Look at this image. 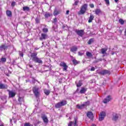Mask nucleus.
Wrapping results in <instances>:
<instances>
[{"mask_svg":"<svg viewBox=\"0 0 126 126\" xmlns=\"http://www.w3.org/2000/svg\"><path fill=\"white\" fill-rule=\"evenodd\" d=\"M38 53H32L31 55V57L33 62H34L35 63H43V61L41 60V58H38L37 55Z\"/></svg>","mask_w":126,"mask_h":126,"instance_id":"nucleus-1","label":"nucleus"},{"mask_svg":"<svg viewBox=\"0 0 126 126\" xmlns=\"http://www.w3.org/2000/svg\"><path fill=\"white\" fill-rule=\"evenodd\" d=\"M88 7V4L87 3L83 4L81 7L80 11L78 12V15H82V14H84V13L86 12Z\"/></svg>","mask_w":126,"mask_h":126,"instance_id":"nucleus-2","label":"nucleus"},{"mask_svg":"<svg viewBox=\"0 0 126 126\" xmlns=\"http://www.w3.org/2000/svg\"><path fill=\"white\" fill-rule=\"evenodd\" d=\"M89 105H90V101H87L84 102L81 105L77 104L76 107L77 109H79V110H82V109H84V108H86V107L89 106Z\"/></svg>","mask_w":126,"mask_h":126,"instance_id":"nucleus-3","label":"nucleus"},{"mask_svg":"<svg viewBox=\"0 0 126 126\" xmlns=\"http://www.w3.org/2000/svg\"><path fill=\"white\" fill-rule=\"evenodd\" d=\"M66 104H67V101L66 100H62L61 102L55 104V108L59 109L63 106H65Z\"/></svg>","mask_w":126,"mask_h":126,"instance_id":"nucleus-4","label":"nucleus"},{"mask_svg":"<svg viewBox=\"0 0 126 126\" xmlns=\"http://www.w3.org/2000/svg\"><path fill=\"white\" fill-rule=\"evenodd\" d=\"M32 91L36 98H39L40 96V93L39 92V88L36 86L33 87Z\"/></svg>","mask_w":126,"mask_h":126,"instance_id":"nucleus-5","label":"nucleus"},{"mask_svg":"<svg viewBox=\"0 0 126 126\" xmlns=\"http://www.w3.org/2000/svg\"><path fill=\"white\" fill-rule=\"evenodd\" d=\"M60 66L63 67V70L64 71H66V70H67V67H68V66H67V65H66V63H65L63 62H61L60 63Z\"/></svg>","mask_w":126,"mask_h":126,"instance_id":"nucleus-6","label":"nucleus"},{"mask_svg":"<svg viewBox=\"0 0 126 126\" xmlns=\"http://www.w3.org/2000/svg\"><path fill=\"white\" fill-rule=\"evenodd\" d=\"M105 117H106V112L104 111L101 112L99 115V118H98L99 121H103V120L105 119Z\"/></svg>","mask_w":126,"mask_h":126,"instance_id":"nucleus-7","label":"nucleus"},{"mask_svg":"<svg viewBox=\"0 0 126 126\" xmlns=\"http://www.w3.org/2000/svg\"><path fill=\"white\" fill-rule=\"evenodd\" d=\"M75 32L78 36H80V37H83V35H84V30H76Z\"/></svg>","mask_w":126,"mask_h":126,"instance_id":"nucleus-8","label":"nucleus"},{"mask_svg":"<svg viewBox=\"0 0 126 126\" xmlns=\"http://www.w3.org/2000/svg\"><path fill=\"white\" fill-rule=\"evenodd\" d=\"M8 49V46L6 45V44H2L0 46V51H7Z\"/></svg>","mask_w":126,"mask_h":126,"instance_id":"nucleus-9","label":"nucleus"},{"mask_svg":"<svg viewBox=\"0 0 126 126\" xmlns=\"http://www.w3.org/2000/svg\"><path fill=\"white\" fill-rule=\"evenodd\" d=\"M7 92H8L9 98H13L14 97H15V95H16V93L10 91L9 90H7Z\"/></svg>","mask_w":126,"mask_h":126,"instance_id":"nucleus-10","label":"nucleus"},{"mask_svg":"<svg viewBox=\"0 0 126 126\" xmlns=\"http://www.w3.org/2000/svg\"><path fill=\"white\" fill-rule=\"evenodd\" d=\"M47 38H48V34L47 33H42L41 36L39 37V40L43 41V40H46Z\"/></svg>","mask_w":126,"mask_h":126,"instance_id":"nucleus-11","label":"nucleus"},{"mask_svg":"<svg viewBox=\"0 0 126 126\" xmlns=\"http://www.w3.org/2000/svg\"><path fill=\"white\" fill-rule=\"evenodd\" d=\"M70 57L72 59V62L73 64H74V65H76V64H78L80 63V62L76 60V59H74L73 58V56L70 55Z\"/></svg>","mask_w":126,"mask_h":126,"instance_id":"nucleus-12","label":"nucleus"},{"mask_svg":"<svg viewBox=\"0 0 126 126\" xmlns=\"http://www.w3.org/2000/svg\"><path fill=\"white\" fill-rule=\"evenodd\" d=\"M87 116L89 119L93 121V119L94 118L93 113L91 112V111H88L87 114Z\"/></svg>","mask_w":126,"mask_h":126,"instance_id":"nucleus-13","label":"nucleus"},{"mask_svg":"<svg viewBox=\"0 0 126 126\" xmlns=\"http://www.w3.org/2000/svg\"><path fill=\"white\" fill-rule=\"evenodd\" d=\"M111 95H108L106 98L103 100V102L104 104H107V103H108V102L111 101Z\"/></svg>","mask_w":126,"mask_h":126,"instance_id":"nucleus-14","label":"nucleus"},{"mask_svg":"<svg viewBox=\"0 0 126 126\" xmlns=\"http://www.w3.org/2000/svg\"><path fill=\"white\" fill-rule=\"evenodd\" d=\"M109 73H110V72L108 70H103L98 73L101 75H105V74H109Z\"/></svg>","mask_w":126,"mask_h":126,"instance_id":"nucleus-15","label":"nucleus"},{"mask_svg":"<svg viewBox=\"0 0 126 126\" xmlns=\"http://www.w3.org/2000/svg\"><path fill=\"white\" fill-rule=\"evenodd\" d=\"M8 86L7 84L0 83V89H7Z\"/></svg>","mask_w":126,"mask_h":126,"instance_id":"nucleus-16","label":"nucleus"},{"mask_svg":"<svg viewBox=\"0 0 126 126\" xmlns=\"http://www.w3.org/2000/svg\"><path fill=\"white\" fill-rule=\"evenodd\" d=\"M41 118L43 120V122L45 123V124H48L49 123V120H48L47 116L43 115L41 116Z\"/></svg>","mask_w":126,"mask_h":126,"instance_id":"nucleus-17","label":"nucleus"},{"mask_svg":"<svg viewBox=\"0 0 126 126\" xmlns=\"http://www.w3.org/2000/svg\"><path fill=\"white\" fill-rule=\"evenodd\" d=\"M94 18H95L94 15H93L92 14H91L89 17V19L88 20L89 23H91V22H92V21L94 20Z\"/></svg>","mask_w":126,"mask_h":126,"instance_id":"nucleus-18","label":"nucleus"},{"mask_svg":"<svg viewBox=\"0 0 126 126\" xmlns=\"http://www.w3.org/2000/svg\"><path fill=\"white\" fill-rule=\"evenodd\" d=\"M77 47L75 46H73L70 48V52H72V53H75V52H77Z\"/></svg>","mask_w":126,"mask_h":126,"instance_id":"nucleus-19","label":"nucleus"},{"mask_svg":"<svg viewBox=\"0 0 126 126\" xmlns=\"http://www.w3.org/2000/svg\"><path fill=\"white\" fill-rule=\"evenodd\" d=\"M18 101L20 103V105H21V104H22V102H24V97L19 96Z\"/></svg>","mask_w":126,"mask_h":126,"instance_id":"nucleus-20","label":"nucleus"},{"mask_svg":"<svg viewBox=\"0 0 126 126\" xmlns=\"http://www.w3.org/2000/svg\"><path fill=\"white\" fill-rule=\"evenodd\" d=\"M6 14L8 17H12V12L10 10L6 11Z\"/></svg>","mask_w":126,"mask_h":126,"instance_id":"nucleus-21","label":"nucleus"},{"mask_svg":"<svg viewBox=\"0 0 126 126\" xmlns=\"http://www.w3.org/2000/svg\"><path fill=\"white\" fill-rule=\"evenodd\" d=\"M94 12H95V14H96V15H99L100 13H102V11H101V9L99 8H96L94 10Z\"/></svg>","mask_w":126,"mask_h":126,"instance_id":"nucleus-22","label":"nucleus"},{"mask_svg":"<svg viewBox=\"0 0 126 126\" xmlns=\"http://www.w3.org/2000/svg\"><path fill=\"white\" fill-rule=\"evenodd\" d=\"M87 91V89L82 87L80 91L81 94H84Z\"/></svg>","mask_w":126,"mask_h":126,"instance_id":"nucleus-23","label":"nucleus"},{"mask_svg":"<svg viewBox=\"0 0 126 126\" xmlns=\"http://www.w3.org/2000/svg\"><path fill=\"white\" fill-rule=\"evenodd\" d=\"M43 92L44 94H45V95L48 96V95H50V93H51V91L47 89H44Z\"/></svg>","mask_w":126,"mask_h":126,"instance_id":"nucleus-24","label":"nucleus"},{"mask_svg":"<svg viewBox=\"0 0 126 126\" xmlns=\"http://www.w3.org/2000/svg\"><path fill=\"white\" fill-rule=\"evenodd\" d=\"M51 16H53V14H51L49 12L45 13V14L44 15V17H45V18H48L49 17H51Z\"/></svg>","mask_w":126,"mask_h":126,"instance_id":"nucleus-25","label":"nucleus"},{"mask_svg":"<svg viewBox=\"0 0 126 126\" xmlns=\"http://www.w3.org/2000/svg\"><path fill=\"white\" fill-rule=\"evenodd\" d=\"M119 119V116H118V114H113V117L112 118L113 121H117Z\"/></svg>","mask_w":126,"mask_h":126,"instance_id":"nucleus-26","label":"nucleus"},{"mask_svg":"<svg viewBox=\"0 0 126 126\" xmlns=\"http://www.w3.org/2000/svg\"><path fill=\"white\" fill-rule=\"evenodd\" d=\"M86 54L88 58H92L93 57V55H92V53L91 52L87 51Z\"/></svg>","mask_w":126,"mask_h":126,"instance_id":"nucleus-27","label":"nucleus"},{"mask_svg":"<svg viewBox=\"0 0 126 126\" xmlns=\"http://www.w3.org/2000/svg\"><path fill=\"white\" fill-rule=\"evenodd\" d=\"M59 14H60V11H58L57 9H55L53 12L54 16H57V15H59Z\"/></svg>","mask_w":126,"mask_h":126,"instance_id":"nucleus-28","label":"nucleus"},{"mask_svg":"<svg viewBox=\"0 0 126 126\" xmlns=\"http://www.w3.org/2000/svg\"><path fill=\"white\" fill-rule=\"evenodd\" d=\"M23 10L24 11H29L30 10V8H29L28 6H24L23 7Z\"/></svg>","mask_w":126,"mask_h":126,"instance_id":"nucleus-29","label":"nucleus"},{"mask_svg":"<svg viewBox=\"0 0 126 126\" xmlns=\"http://www.w3.org/2000/svg\"><path fill=\"white\" fill-rule=\"evenodd\" d=\"M94 42V38H92L90 39V40L88 41V45H91L92 43Z\"/></svg>","mask_w":126,"mask_h":126,"instance_id":"nucleus-30","label":"nucleus"},{"mask_svg":"<svg viewBox=\"0 0 126 126\" xmlns=\"http://www.w3.org/2000/svg\"><path fill=\"white\" fill-rule=\"evenodd\" d=\"M77 87H81L82 86V81L79 80L78 84H76Z\"/></svg>","mask_w":126,"mask_h":126,"instance_id":"nucleus-31","label":"nucleus"},{"mask_svg":"<svg viewBox=\"0 0 126 126\" xmlns=\"http://www.w3.org/2000/svg\"><path fill=\"white\" fill-rule=\"evenodd\" d=\"M35 21L36 24H39L40 23V18L39 17L35 18Z\"/></svg>","mask_w":126,"mask_h":126,"instance_id":"nucleus-32","label":"nucleus"},{"mask_svg":"<svg viewBox=\"0 0 126 126\" xmlns=\"http://www.w3.org/2000/svg\"><path fill=\"white\" fill-rule=\"evenodd\" d=\"M119 23L121 24V25H124L125 24V21L122 19H120L119 20Z\"/></svg>","mask_w":126,"mask_h":126,"instance_id":"nucleus-33","label":"nucleus"},{"mask_svg":"<svg viewBox=\"0 0 126 126\" xmlns=\"http://www.w3.org/2000/svg\"><path fill=\"white\" fill-rule=\"evenodd\" d=\"M101 52V54L104 55V54H105L106 53V52H107V49L102 48Z\"/></svg>","mask_w":126,"mask_h":126,"instance_id":"nucleus-34","label":"nucleus"},{"mask_svg":"<svg viewBox=\"0 0 126 126\" xmlns=\"http://www.w3.org/2000/svg\"><path fill=\"white\" fill-rule=\"evenodd\" d=\"M0 62H1V63H5L6 62V58L2 57L0 59Z\"/></svg>","mask_w":126,"mask_h":126,"instance_id":"nucleus-35","label":"nucleus"},{"mask_svg":"<svg viewBox=\"0 0 126 126\" xmlns=\"http://www.w3.org/2000/svg\"><path fill=\"white\" fill-rule=\"evenodd\" d=\"M49 30H48L47 28H43L42 29V32L43 33H48Z\"/></svg>","mask_w":126,"mask_h":126,"instance_id":"nucleus-36","label":"nucleus"},{"mask_svg":"<svg viewBox=\"0 0 126 126\" xmlns=\"http://www.w3.org/2000/svg\"><path fill=\"white\" fill-rule=\"evenodd\" d=\"M107 5H110V0H104Z\"/></svg>","mask_w":126,"mask_h":126,"instance_id":"nucleus-37","label":"nucleus"},{"mask_svg":"<svg viewBox=\"0 0 126 126\" xmlns=\"http://www.w3.org/2000/svg\"><path fill=\"white\" fill-rule=\"evenodd\" d=\"M74 126H78L77 125V118H75L74 119Z\"/></svg>","mask_w":126,"mask_h":126,"instance_id":"nucleus-38","label":"nucleus"},{"mask_svg":"<svg viewBox=\"0 0 126 126\" xmlns=\"http://www.w3.org/2000/svg\"><path fill=\"white\" fill-rule=\"evenodd\" d=\"M15 4H16V2H15V1H12L11 3V6L12 7H14V6H15Z\"/></svg>","mask_w":126,"mask_h":126,"instance_id":"nucleus-39","label":"nucleus"},{"mask_svg":"<svg viewBox=\"0 0 126 126\" xmlns=\"http://www.w3.org/2000/svg\"><path fill=\"white\" fill-rule=\"evenodd\" d=\"M57 22H58V19H57V18H55L53 19V21H52V23H57Z\"/></svg>","mask_w":126,"mask_h":126,"instance_id":"nucleus-40","label":"nucleus"},{"mask_svg":"<svg viewBox=\"0 0 126 126\" xmlns=\"http://www.w3.org/2000/svg\"><path fill=\"white\" fill-rule=\"evenodd\" d=\"M78 56H80L81 57V56H83V55H84V53H81V52H78Z\"/></svg>","mask_w":126,"mask_h":126,"instance_id":"nucleus-41","label":"nucleus"},{"mask_svg":"<svg viewBox=\"0 0 126 126\" xmlns=\"http://www.w3.org/2000/svg\"><path fill=\"white\" fill-rule=\"evenodd\" d=\"M78 2H79V0H76L73 5H77L78 4Z\"/></svg>","mask_w":126,"mask_h":126,"instance_id":"nucleus-42","label":"nucleus"},{"mask_svg":"<svg viewBox=\"0 0 126 126\" xmlns=\"http://www.w3.org/2000/svg\"><path fill=\"white\" fill-rule=\"evenodd\" d=\"M24 126H31V125L29 123H27L24 124Z\"/></svg>","mask_w":126,"mask_h":126,"instance_id":"nucleus-43","label":"nucleus"},{"mask_svg":"<svg viewBox=\"0 0 126 126\" xmlns=\"http://www.w3.org/2000/svg\"><path fill=\"white\" fill-rule=\"evenodd\" d=\"M90 7L91 8H94V4L93 3H91V4H90Z\"/></svg>","mask_w":126,"mask_h":126,"instance_id":"nucleus-44","label":"nucleus"},{"mask_svg":"<svg viewBox=\"0 0 126 126\" xmlns=\"http://www.w3.org/2000/svg\"><path fill=\"white\" fill-rule=\"evenodd\" d=\"M73 124V122H70L68 125V126H72V125Z\"/></svg>","mask_w":126,"mask_h":126,"instance_id":"nucleus-45","label":"nucleus"},{"mask_svg":"<svg viewBox=\"0 0 126 126\" xmlns=\"http://www.w3.org/2000/svg\"><path fill=\"white\" fill-rule=\"evenodd\" d=\"M20 56L22 57V58H23V56L24 55V54H23V52H20L19 53Z\"/></svg>","mask_w":126,"mask_h":126,"instance_id":"nucleus-46","label":"nucleus"},{"mask_svg":"<svg viewBox=\"0 0 126 126\" xmlns=\"http://www.w3.org/2000/svg\"><path fill=\"white\" fill-rule=\"evenodd\" d=\"M95 71V67H92L91 68V71Z\"/></svg>","mask_w":126,"mask_h":126,"instance_id":"nucleus-47","label":"nucleus"},{"mask_svg":"<svg viewBox=\"0 0 126 126\" xmlns=\"http://www.w3.org/2000/svg\"><path fill=\"white\" fill-rule=\"evenodd\" d=\"M94 63H99V60L97 59L94 61Z\"/></svg>","mask_w":126,"mask_h":126,"instance_id":"nucleus-48","label":"nucleus"},{"mask_svg":"<svg viewBox=\"0 0 126 126\" xmlns=\"http://www.w3.org/2000/svg\"><path fill=\"white\" fill-rule=\"evenodd\" d=\"M97 60H98V62H102V61H103V59H102V58H100Z\"/></svg>","mask_w":126,"mask_h":126,"instance_id":"nucleus-49","label":"nucleus"},{"mask_svg":"<svg viewBox=\"0 0 126 126\" xmlns=\"http://www.w3.org/2000/svg\"><path fill=\"white\" fill-rule=\"evenodd\" d=\"M69 13V10H67L66 12V14H68Z\"/></svg>","mask_w":126,"mask_h":126,"instance_id":"nucleus-50","label":"nucleus"},{"mask_svg":"<svg viewBox=\"0 0 126 126\" xmlns=\"http://www.w3.org/2000/svg\"><path fill=\"white\" fill-rule=\"evenodd\" d=\"M29 67H31V68L33 67V65H32L29 64Z\"/></svg>","mask_w":126,"mask_h":126,"instance_id":"nucleus-51","label":"nucleus"},{"mask_svg":"<svg viewBox=\"0 0 126 126\" xmlns=\"http://www.w3.org/2000/svg\"><path fill=\"white\" fill-rule=\"evenodd\" d=\"M10 124H12V119H10Z\"/></svg>","mask_w":126,"mask_h":126,"instance_id":"nucleus-52","label":"nucleus"},{"mask_svg":"<svg viewBox=\"0 0 126 126\" xmlns=\"http://www.w3.org/2000/svg\"><path fill=\"white\" fill-rule=\"evenodd\" d=\"M62 28H63V29H64V28H65V26L63 25V26H62Z\"/></svg>","mask_w":126,"mask_h":126,"instance_id":"nucleus-53","label":"nucleus"},{"mask_svg":"<svg viewBox=\"0 0 126 126\" xmlns=\"http://www.w3.org/2000/svg\"><path fill=\"white\" fill-rule=\"evenodd\" d=\"M34 50L35 51H37V50H39V48H34Z\"/></svg>","mask_w":126,"mask_h":126,"instance_id":"nucleus-54","label":"nucleus"},{"mask_svg":"<svg viewBox=\"0 0 126 126\" xmlns=\"http://www.w3.org/2000/svg\"><path fill=\"white\" fill-rule=\"evenodd\" d=\"M115 2H118V1H119V0H114Z\"/></svg>","mask_w":126,"mask_h":126,"instance_id":"nucleus-55","label":"nucleus"},{"mask_svg":"<svg viewBox=\"0 0 126 126\" xmlns=\"http://www.w3.org/2000/svg\"><path fill=\"white\" fill-rule=\"evenodd\" d=\"M92 126H96V125H95V124H93V125H92Z\"/></svg>","mask_w":126,"mask_h":126,"instance_id":"nucleus-56","label":"nucleus"},{"mask_svg":"<svg viewBox=\"0 0 126 126\" xmlns=\"http://www.w3.org/2000/svg\"><path fill=\"white\" fill-rule=\"evenodd\" d=\"M0 126H4L3 125H0Z\"/></svg>","mask_w":126,"mask_h":126,"instance_id":"nucleus-57","label":"nucleus"},{"mask_svg":"<svg viewBox=\"0 0 126 126\" xmlns=\"http://www.w3.org/2000/svg\"><path fill=\"white\" fill-rule=\"evenodd\" d=\"M42 45H44V42H42Z\"/></svg>","mask_w":126,"mask_h":126,"instance_id":"nucleus-58","label":"nucleus"},{"mask_svg":"<svg viewBox=\"0 0 126 126\" xmlns=\"http://www.w3.org/2000/svg\"><path fill=\"white\" fill-rule=\"evenodd\" d=\"M13 120H14V118H13Z\"/></svg>","mask_w":126,"mask_h":126,"instance_id":"nucleus-59","label":"nucleus"},{"mask_svg":"<svg viewBox=\"0 0 126 126\" xmlns=\"http://www.w3.org/2000/svg\"><path fill=\"white\" fill-rule=\"evenodd\" d=\"M112 55H114V53H113V54H112Z\"/></svg>","mask_w":126,"mask_h":126,"instance_id":"nucleus-60","label":"nucleus"}]
</instances>
